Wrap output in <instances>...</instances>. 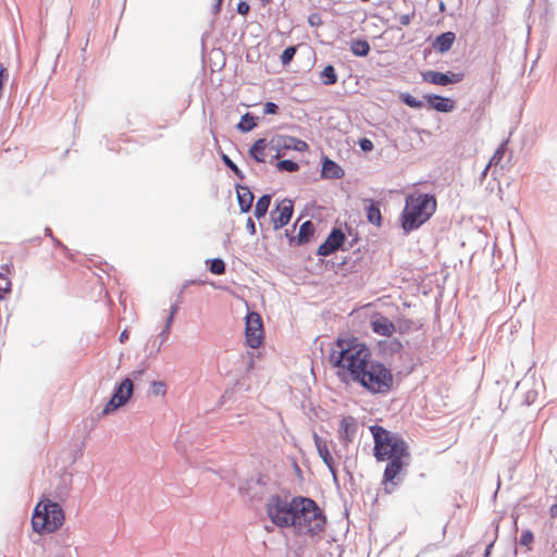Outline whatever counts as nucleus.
I'll use <instances>...</instances> for the list:
<instances>
[{"label":"nucleus","mask_w":557,"mask_h":557,"mask_svg":"<svg viewBox=\"0 0 557 557\" xmlns=\"http://www.w3.org/2000/svg\"><path fill=\"white\" fill-rule=\"evenodd\" d=\"M249 10H250V5L248 2L246 1H240L238 4H237V12L240 14V15H247L249 13Z\"/></svg>","instance_id":"nucleus-34"},{"label":"nucleus","mask_w":557,"mask_h":557,"mask_svg":"<svg viewBox=\"0 0 557 557\" xmlns=\"http://www.w3.org/2000/svg\"><path fill=\"white\" fill-rule=\"evenodd\" d=\"M267 512L276 527L294 528L299 535H319L326 523L318 504L308 497L296 496L287 500L272 496L267 504Z\"/></svg>","instance_id":"nucleus-1"},{"label":"nucleus","mask_w":557,"mask_h":557,"mask_svg":"<svg viewBox=\"0 0 557 557\" xmlns=\"http://www.w3.org/2000/svg\"><path fill=\"white\" fill-rule=\"evenodd\" d=\"M400 99L404 103H406L410 108L420 109L422 107V101L418 100L410 94H403L400 96Z\"/></svg>","instance_id":"nucleus-27"},{"label":"nucleus","mask_w":557,"mask_h":557,"mask_svg":"<svg viewBox=\"0 0 557 557\" xmlns=\"http://www.w3.org/2000/svg\"><path fill=\"white\" fill-rule=\"evenodd\" d=\"M177 309H178L177 305H173L171 307V312H170V315L166 319L165 329L162 332V335L165 336V337L170 333V330H171V326H172V322H173L175 313L177 312Z\"/></svg>","instance_id":"nucleus-30"},{"label":"nucleus","mask_w":557,"mask_h":557,"mask_svg":"<svg viewBox=\"0 0 557 557\" xmlns=\"http://www.w3.org/2000/svg\"><path fill=\"white\" fill-rule=\"evenodd\" d=\"M312 228V224L311 222L307 221L305 222L301 226H300V230H299V236L302 238L304 236H306V232L308 230Z\"/></svg>","instance_id":"nucleus-38"},{"label":"nucleus","mask_w":557,"mask_h":557,"mask_svg":"<svg viewBox=\"0 0 557 557\" xmlns=\"http://www.w3.org/2000/svg\"><path fill=\"white\" fill-rule=\"evenodd\" d=\"M425 99L429 106L438 112H450L455 109V101L438 95H428Z\"/></svg>","instance_id":"nucleus-15"},{"label":"nucleus","mask_w":557,"mask_h":557,"mask_svg":"<svg viewBox=\"0 0 557 557\" xmlns=\"http://www.w3.org/2000/svg\"><path fill=\"white\" fill-rule=\"evenodd\" d=\"M277 106L274 103V102H267L264 104V110L263 112L265 114H275L277 112Z\"/></svg>","instance_id":"nucleus-36"},{"label":"nucleus","mask_w":557,"mask_h":557,"mask_svg":"<svg viewBox=\"0 0 557 557\" xmlns=\"http://www.w3.org/2000/svg\"><path fill=\"white\" fill-rule=\"evenodd\" d=\"M371 360V350L354 336H338L333 344L329 361L337 369V376L348 383L367 367Z\"/></svg>","instance_id":"nucleus-3"},{"label":"nucleus","mask_w":557,"mask_h":557,"mask_svg":"<svg viewBox=\"0 0 557 557\" xmlns=\"http://www.w3.org/2000/svg\"><path fill=\"white\" fill-rule=\"evenodd\" d=\"M504 154H505V147H504V145H503V146H500V147L495 151V153L493 154V157H492V158H491V160H490V163H488L487 168H488L491 164H493V163L497 164L498 162H500V161H502V159L504 158Z\"/></svg>","instance_id":"nucleus-32"},{"label":"nucleus","mask_w":557,"mask_h":557,"mask_svg":"<svg viewBox=\"0 0 557 557\" xmlns=\"http://www.w3.org/2000/svg\"><path fill=\"white\" fill-rule=\"evenodd\" d=\"M294 211V202L290 199H283L271 211V220L275 230L282 228L290 221Z\"/></svg>","instance_id":"nucleus-10"},{"label":"nucleus","mask_w":557,"mask_h":557,"mask_svg":"<svg viewBox=\"0 0 557 557\" xmlns=\"http://www.w3.org/2000/svg\"><path fill=\"white\" fill-rule=\"evenodd\" d=\"M356 432V422L352 417H345L341 420L338 437L342 441L350 442Z\"/></svg>","instance_id":"nucleus-17"},{"label":"nucleus","mask_w":557,"mask_h":557,"mask_svg":"<svg viewBox=\"0 0 557 557\" xmlns=\"http://www.w3.org/2000/svg\"><path fill=\"white\" fill-rule=\"evenodd\" d=\"M350 50L356 57H366L370 52V45L366 39H354Z\"/></svg>","instance_id":"nucleus-21"},{"label":"nucleus","mask_w":557,"mask_h":557,"mask_svg":"<svg viewBox=\"0 0 557 557\" xmlns=\"http://www.w3.org/2000/svg\"><path fill=\"white\" fill-rule=\"evenodd\" d=\"M134 385L131 379L123 380L114 389L111 399L102 410V414H108L125 405L133 395Z\"/></svg>","instance_id":"nucleus-9"},{"label":"nucleus","mask_w":557,"mask_h":557,"mask_svg":"<svg viewBox=\"0 0 557 557\" xmlns=\"http://www.w3.org/2000/svg\"><path fill=\"white\" fill-rule=\"evenodd\" d=\"M256 126L255 119L250 116L248 113L242 117L240 123L238 124V128L243 132H249Z\"/></svg>","instance_id":"nucleus-26"},{"label":"nucleus","mask_w":557,"mask_h":557,"mask_svg":"<svg viewBox=\"0 0 557 557\" xmlns=\"http://www.w3.org/2000/svg\"><path fill=\"white\" fill-rule=\"evenodd\" d=\"M224 163L226 164L227 168H230L236 176H238L239 178H243L244 175L242 173V171L238 169V166L226 156L224 154L222 157Z\"/></svg>","instance_id":"nucleus-31"},{"label":"nucleus","mask_w":557,"mask_h":557,"mask_svg":"<svg viewBox=\"0 0 557 557\" xmlns=\"http://www.w3.org/2000/svg\"><path fill=\"white\" fill-rule=\"evenodd\" d=\"M64 519L63 509L58 503L42 499L34 509L32 525L37 533H52L62 527Z\"/></svg>","instance_id":"nucleus-7"},{"label":"nucleus","mask_w":557,"mask_h":557,"mask_svg":"<svg viewBox=\"0 0 557 557\" xmlns=\"http://www.w3.org/2000/svg\"><path fill=\"white\" fill-rule=\"evenodd\" d=\"M533 533L531 531H524L520 536V544L529 546L533 542Z\"/></svg>","instance_id":"nucleus-33"},{"label":"nucleus","mask_w":557,"mask_h":557,"mask_svg":"<svg viewBox=\"0 0 557 557\" xmlns=\"http://www.w3.org/2000/svg\"><path fill=\"white\" fill-rule=\"evenodd\" d=\"M270 203H271V196L270 195L261 196L257 200V203L255 206V216L257 219H261V218L265 216V214H267V212L269 210Z\"/></svg>","instance_id":"nucleus-22"},{"label":"nucleus","mask_w":557,"mask_h":557,"mask_svg":"<svg viewBox=\"0 0 557 557\" xmlns=\"http://www.w3.org/2000/svg\"><path fill=\"white\" fill-rule=\"evenodd\" d=\"M127 339H128V332H127L126 330H124V331L120 334V342H121V343H125Z\"/></svg>","instance_id":"nucleus-40"},{"label":"nucleus","mask_w":557,"mask_h":557,"mask_svg":"<svg viewBox=\"0 0 557 557\" xmlns=\"http://www.w3.org/2000/svg\"><path fill=\"white\" fill-rule=\"evenodd\" d=\"M372 331L381 336L391 337L395 331V324L381 313H376L371 319Z\"/></svg>","instance_id":"nucleus-13"},{"label":"nucleus","mask_w":557,"mask_h":557,"mask_svg":"<svg viewBox=\"0 0 557 557\" xmlns=\"http://www.w3.org/2000/svg\"><path fill=\"white\" fill-rule=\"evenodd\" d=\"M374 440L373 454L377 461H388L382 479L385 493L391 494L401 482V476L410 463L407 443L397 434L380 425L370 426Z\"/></svg>","instance_id":"nucleus-2"},{"label":"nucleus","mask_w":557,"mask_h":557,"mask_svg":"<svg viewBox=\"0 0 557 557\" xmlns=\"http://www.w3.org/2000/svg\"><path fill=\"white\" fill-rule=\"evenodd\" d=\"M276 168L278 171H286V172H296L299 170L298 163L292 161V160H282L276 163Z\"/></svg>","instance_id":"nucleus-25"},{"label":"nucleus","mask_w":557,"mask_h":557,"mask_svg":"<svg viewBox=\"0 0 557 557\" xmlns=\"http://www.w3.org/2000/svg\"><path fill=\"white\" fill-rule=\"evenodd\" d=\"M246 343L251 348H259L263 342V323L259 313L249 312L246 317Z\"/></svg>","instance_id":"nucleus-8"},{"label":"nucleus","mask_w":557,"mask_h":557,"mask_svg":"<svg viewBox=\"0 0 557 557\" xmlns=\"http://www.w3.org/2000/svg\"><path fill=\"white\" fill-rule=\"evenodd\" d=\"M359 146L363 151H371L373 149V143L368 138L360 139Z\"/></svg>","instance_id":"nucleus-35"},{"label":"nucleus","mask_w":557,"mask_h":557,"mask_svg":"<svg viewBox=\"0 0 557 557\" xmlns=\"http://www.w3.org/2000/svg\"><path fill=\"white\" fill-rule=\"evenodd\" d=\"M297 48L292 46L287 47L282 55H281V62L283 65H288L290 61L293 60L294 55L296 54Z\"/></svg>","instance_id":"nucleus-28"},{"label":"nucleus","mask_w":557,"mask_h":557,"mask_svg":"<svg viewBox=\"0 0 557 557\" xmlns=\"http://www.w3.org/2000/svg\"><path fill=\"white\" fill-rule=\"evenodd\" d=\"M556 511H557V505L552 506L550 512L553 516H555Z\"/></svg>","instance_id":"nucleus-45"},{"label":"nucleus","mask_w":557,"mask_h":557,"mask_svg":"<svg viewBox=\"0 0 557 557\" xmlns=\"http://www.w3.org/2000/svg\"><path fill=\"white\" fill-rule=\"evenodd\" d=\"M454 41H455V34L451 32H447V33L440 35L436 38L434 47L438 52L443 53V52L448 51L451 48Z\"/></svg>","instance_id":"nucleus-20"},{"label":"nucleus","mask_w":557,"mask_h":557,"mask_svg":"<svg viewBox=\"0 0 557 557\" xmlns=\"http://www.w3.org/2000/svg\"><path fill=\"white\" fill-rule=\"evenodd\" d=\"M320 78H321V82L326 85V86H330V85H334L337 83V73L334 69L333 65H326L321 74H320Z\"/></svg>","instance_id":"nucleus-24"},{"label":"nucleus","mask_w":557,"mask_h":557,"mask_svg":"<svg viewBox=\"0 0 557 557\" xmlns=\"http://www.w3.org/2000/svg\"><path fill=\"white\" fill-rule=\"evenodd\" d=\"M246 227L250 234H256V225L251 218H248Z\"/></svg>","instance_id":"nucleus-39"},{"label":"nucleus","mask_w":557,"mask_h":557,"mask_svg":"<svg viewBox=\"0 0 557 557\" xmlns=\"http://www.w3.org/2000/svg\"><path fill=\"white\" fill-rule=\"evenodd\" d=\"M237 199L239 208L243 212H248L251 209L253 201V194L246 186L237 187Z\"/></svg>","instance_id":"nucleus-18"},{"label":"nucleus","mask_w":557,"mask_h":557,"mask_svg":"<svg viewBox=\"0 0 557 557\" xmlns=\"http://www.w3.org/2000/svg\"><path fill=\"white\" fill-rule=\"evenodd\" d=\"M10 273V268L8 265L2 267V271L0 272V299H3L7 294L11 292V281L8 278V274Z\"/></svg>","instance_id":"nucleus-23"},{"label":"nucleus","mask_w":557,"mask_h":557,"mask_svg":"<svg viewBox=\"0 0 557 557\" xmlns=\"http://www.w3.org/2000/svg\"><path fill=\"white\" fill-rule=\"evenodd\" d=\"M223 0H216L215 12H220Z\"/></svg>","instance_id":"nucleus-42"},{"label":"nucleus","mask_w":557,"mask_h":557,"mask_svg":"<svg viewBox=\"0 0 557 557\" xmlns=\"http://www.w3.org/2000/svg\"><path fill=\"white\" fill-rule=\"evenodd\" d=\"M274 151L273 159H280L286 150H296L299 152L308 151L309 145L299 138L277 134L272 136L269 140L260 138L253 143L249 149V156L257 162H267L265 149Z\"/></svg>","instance_id":"nucleus-5"},{"label":"nucleus","mask_w":557,"mask_h":557,"mask_svg":"<svg viewBox=\"0 0 557 557\" xmlns=\"http://www.w3.org/2000/svg\"><path fill=\"white\" fill-rule=\"evenodd\" d=\"M313 440H314V444L318 449L319 456L321 457L323 462L327 466V468L330 469L332 474L335 475L336 469H335L334 460H333V457L329 449L327 443L322 437H320L317 433L313 434Z\"/></svg>","instance_id":"nucleus-14"},{"label":"nucleus","mask_w":557,"mask_h":557,"mask_svg":"<svg viewBox=\"0 0 557 557\" xmlns=\"http://www.w3.org/2000/svg\"><path fill=\"white\" fill-rule=\"evenodd\" d=\"M153 386V392L154 394H161V395H164L165 394V385L164 383L162 382H153L152 384Z\"/></svg>","instance_id":"nucleus-37"},{"label":"nucleus","mask_w":557,"mask_h":557,"mask_svg":"<svg viewBox=\"0 0 557 557\" xmlns=\"http://www.w3.org/2000/svg\"><path fill=\"white\" fill-rule=\"evenodd\" d=\"M436 199L429 194H411L406 197L400 214L401 227L410 233L424 224L436 211Z\"/></svg>","instance_id":"nucleus-4"},{"label":"nucleus","mask_w":557,"mask_h":557,"mask_svg":"<svg viewBox=\"0 0 557 557\" xmlns=\"http://www.w3.org/2000/svg\"><path fill=\"white\" fill-rule=\"evenodd\" d=\"M210 271L213 274L221 275L225 272V263L222 259H213L210 264Z\"/></svg>","instance_id":"nucleus-29"},{"label":"nucleus","mask_w":557,"mask_h":557,"mask_svg":"<svg viewBox=\"0 0 557 557\" xmlns=\"http://www.w3.org/2000/svg\"><path fill=\"white\" fill-rule=\"evenodd\" d=\"M345 239L346 236L341 230H333L326 240L318 248V255L324 257L332 255L344 244Z\"/></svg>","instance_id":"nucleus-12"},{"label":"nucleus","mask_w":557,"mask_h":557,"mask_svg":"<svg viewBox=\"0 0 557 557\" xmlns=\"http://www.w3.org/2000/svg\"><path fill=\"white\" fill-rule=\"evenodd\" d=\"M3 72H4V69H3V67H1V69H0V91L2 90V85H3V83H2V75H3Z\"/></svg>","instance_id":"nucleus-44"},{"label":"nucleus","mask_w":557,"mask_h":557,"mask_svg":"<svg viewBox=\"0 0 557 557\" xmlns=\"http://www.w3.org/2000/svg\"><path fill=\"white\" fill-rule=\"evenodd\" d=\"M400 23H401L403 25H408V24L410 23V17H409V15H403V16L400 17Z\"/></svg>","instance_id":"nucleus-41"},{"label":"nucleus","mask_w":557,"mask_h":557,"mask_svg":"<svg viewBox=\"0 0 557 557\" xmlns=\"http://www.w3.org/2000/svg\"><path fill=\"white\" fill-rule=\"evenodd\" d=\"M422 77L430 84L446 86L461 82L463 79V74L454 72L441 73L436 71H426L422 73Z\"/></svg>","instance_id":"nucleus-11"},{"label":"nucleus","mask_w":557,"mask_h":557,"mask_svg":"<svg viewBox=\"0 0 557 557\" xmlns=\"http://www.w3.org/2000/svg\"><path fill=\"white\" fill-rule=\"evenodd\" d=\"M265 153H267V159L270 157V158H271V160H274V159L272 158V156L274 154V151H273V150H271V149H269V148H268V149H265Z\"/></svg>","instance_id":"nucleus-43"},{"label":"nucleus","mask_w":557,"mask_h":557,"mask_svg":"<svg viewBox=\"0 0 557 557\" xmlns=\"http://www.w3.org/2000/svg\"><path fill=\"white\" fill-rule=\"evenodd\" d=\"M354 382L359 383L370 393L386 394L393 387L394 377L391 370L383 363L370 360Z\"/></svg>","instance_id":"nucleus-6"},{"label":"nucleus","mask_w":557,"mask_h":557,"mask_svg":"<svg viewBox=\"0 0 557 557\" xmlns=\"http://www.w3.org/2000/svg\"><path fill=\"white\" fill-rule=\"evenodd\" d=\"M366 201L369 202V206L366 209L368 222H370L371 224H373L375 226H381L382 225V213H381L379 202H375L370 199H368Z\"/></svg>","instance_id":"nucleus-19"},{"label":"nucleus","mask_w":557,"mask_h":557,"mask_svg":"<svg viewBox=\"0 0 557 557\" xmlns=\"http://www.w3.org/2000/svg\"><path fill=\"white\" fill-rule=\"evenodd\" d=\"M321 176L323 178H341L344 176V170L333 160L325 157L322 162Z\"/></svg>","instance_id":"nucleus-16"}]
</instances>
